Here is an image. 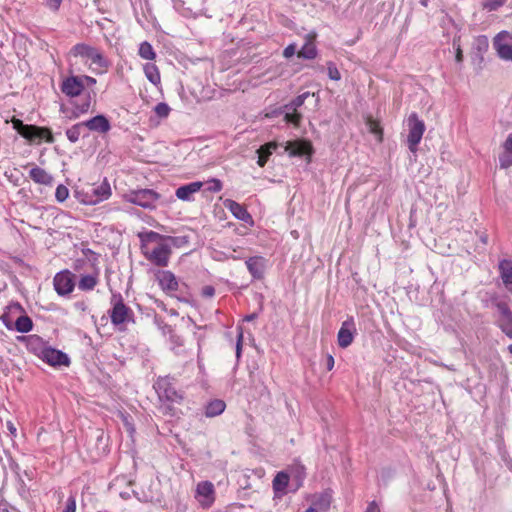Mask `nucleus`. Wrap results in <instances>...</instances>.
Masks as SVG:
<instances>
[{
    "instance_id": "ddd939ff",
    "label": "nucleus",
    "mask_w": 512,
    "mask_h": 512,
    "mask_svg": "<svg viewBox=\"0 0 512 512\" xmlns=\"http://www.w3.org/2000/svg\"><path fill=\"white\" fill-rule=\"evenodd\" d=\"M356 332L355 323L352 318L344 321L341 328L338 331L337 341L341 348H347L350 346L354 339Z\"/></svg>"
},
{
    "instance_id": "49530a36",
    "label": "nucleus",
    "mask_w": 512,
    "mask_h": 512,
    "mask_svg": "<svg viewBox=\"0 0 512 512\" xmlns=\"http://www.w3.org/2000/svg\"><path fill=\"white\" fill-rule=\"evenodd\" d=\"M76 511V500L74 497H69L66 502L65 509L63 512H75Z\"/></svg>"
},
{
    "instance_id": "f3484780",
    "label": "nucleus",
    "mask_w": 512,
    "mask_h": 512,
    "mask_svg": "<svg viewBox=\"0 0 512 512\" xmlns=\"http://www.w3.org/2000/svg\"><path fill=\"white\" fill-rule=\"evenodd\" d=\"M83 123L85 128L98 133H107L111 128L109 120L104 115H97Z\"/></svg>"
},
{
    "instance_id": "4c0bfd02",
    "label": "nucleus",
    "mask_w": 512,
    "mask_h": 512,
    "mask_svg": "<svg viewBox=\"0 0 512 512\" xmlns=\"http://www.w3.org/2000/svg\"><path fill=\"white\" fill-rule=\"evenodd\" d=\"M289 482V477L284 472H279L273 480V488L276 491H281L286 488Z\"/></svg>"
},
{
    "instance_id": "c85d7f7f",
    "label": "nucleus",
    "mask_w": 512,
    "mask_h": 512,
    "mask_svg": "<svg viewBox=\"0 0 512 512\" xmlns=\"http://www.w3.org/2000/svg\"><path fill=\"white\" fill-rule=\"evenodd\" d=\"M97 283L96 275H83L78 283V288L82 291L93 290Z\"/></svg>"
},
{
    "instance_id": "dca6fc26",
    "label": "nucleus",
    "mask_w": 512,
    "mask_h": 512,
    "mask_svg": "<svg viewBox=\"0 0 512 512\" xmlns=\"http://www.w3.org/2000/svg\"><path fill=\"white\" fill-rule=\"evenodd\" d=\"M285 151L290 156H304L312 153V147L310 143L306 141H289L285 145Z\"/></svg>"
},
{
    "instance_id": "72a5a7b5",
    "label": "nucleus",
    "mask_w": 512,
    "mask_h": 512,
    "mask_svg": "<svg viewBox=\"0 0 512 512\" xmlns=\"http://www.w3.org/2000/svg\"><path fill=\"white\" fill-rule=\"evenodd\" d=\"M314 94H312L313 96ZM311 96L310 92H304L298 95L295 99H293L289 104L285 105V109L289 111H296L299 107H301L305 100Z\"/></svg>"
},
{
    "instance_id": "58836bf2",
    "label": "nucleus",
    "mask_w": 512,
    "mask_h": 512,
    "mask_svg": "<svg viewBox=\"0 0 512 512\" xmlns=\"http://www.w3.org/2000/svg\"><path fill=\"white\" fill-rule=\"evenodd\" d=\"M506 1L507 0H485L482 3V7H483V9L491 12V11H495L498 8H500L501 6H503Z\"/></svg>"
},
{
    "instance_id": "423d86ee",
    "label": "nucleus",
    "mask_w": 512,
    "mask_h": 512,
    "mask_svg": "<svg viewBox=\"0 0 512 512\" xmlns=\"http://www.w3.org/2000/svg\"><path fill=\"white\" fill-rule=\"evenodd\" d=\"M125 197L132 204L146 209H153L155 208L156 201L159 199V194L152 189H141L131 191Z\"/></svg>"
},
{
    "instance_id": "4468645a",
    "label": "nucleus",
    "mask_w": 512,
    "mask_h": 512,
    "mask_svg": "<svg viewBox=\"0 0 512 512\" xmlns=\"http://www.w3.org/2000/svg\"><path fill=\"white\" fill-rule=\"evenodd\" d=\"M41 358L52 366H68L70 363L69 358L65 353L50 347L42 350Z\"/></svg>"
},
{
    "instance_id": "5701e85b",
    "label": "nucleus",
    "mask_w": 512,
    "mask_h": 512,
    "mask_svg": "<svg viewBox=\"0 0 512 512\" xmlns=\"http://www.w3.org/2000/svg\"><path fill=\"white\" fill-rule=\"evenodd\" d=\"M499 164L503 169L512 166V134L503 143V152L499 155Z\"/></svg>"
},
{
    "instance_id": "de8ad7c7",
    "label": "nucleus",
    "mask_w": 512,
    "mask_h": 512,
    "mask_svg": "<svg viewBox=\"0 0 512 512\" xmlns=\"http://www.w3.org/2000/svg\"><path fill=\"white\" fill-rule=\"evenodd\" d=\"M210 186L208 187V190L211 192H219L222 189V183L218 179H212L210 182Z\"/></svg>"
},
{
    "instance_id": "9b49d317",
    "label": "nucleus",
    "mask_w": 512,
    "mask_h": 512,
    "mask_svg": "<svg viewBox=\"0 0 512 512\" xmlns=\"http://www.w3.org/2000/svg\"><path fill=\"white\" fill-rule=\"evenodd\" d=\"M493 46L501 59L512 61V34L508 31L499 32L493 39Z\"/></svg>"
},
{
    "instance_id": "e433bc0d",
    "label": "nucleus",
    "mask_w": 512,
    "mask_h": 512,
    "mask_svg": "<svg viewBox=\"0 0 512 512\" xmlns=\"http://www.w3.org/2000/svg\"><path fill=\"white\" fill-rule=\"evenodd\" d=\"M366 126L370 133L376 135L378 137V140L382 141L383 131L382 128L380 127V124L376 120H374L372 117H367Z\"/></svg>"
},
{
    "instance_id": "f704fd0d",
    "label": "nucleus",
    "mask_w": 512,
    "mask_h": 512,
    "mask_svg": "<svg viewBox=\"0 0 512 512\" xmlns=\"http://www.w3.org/2000/svg\"><path fill=\"white\" fill-rule=\"evenodd\" d=\"M85 128L84 123H77L66 131L67 138L75 143L79 140L83 129Z\"/></svg>"
},
{
    "instance_id": "864d4df0",
    "label": "nucleus",
    "mask_w": 512,
    "mask_h": 512,
    "mask_svg": "<svg viewBox=\"0 0 512 512\" xmlns=\"http://www.w3.org/2000/svg\"><path fill=\"white\" fill-rule=\"evenodd\" d=\"M453 45L456 46L455 60H456V62L461 63L463 61V53H462L460 44H457L456 40H454Z\"/></svg>"
},
{
    "instance_id": "a18cd8bd",
    "label": "nucleus",
    "mask_w": 512,
    "mask_h": 512,
    "mask_svg": "<svg viewBox=\"0 0 512 512\" xmlns=\"http://www.w3.org/2000/svg\"><path fill=\"white\" fill-rule=\"evenodd\" d=\"M257 153H258V161H257V164L260 166V167H264L265 164L267 163V160L269 158V156L271 154H268V150H265V151H261V147L257 150Z\"/></svg>"
},
{
    "instance_id": "473e14b6",
    "label": "nucleus",
    "mask_w": 512,
    "mask_h": 512,
    "mask_svg": "<svg viewBox=\"0 0 512 512\" xmlns=\"http://www.w3.org/2000/svg\"><path fill=\"white\" fill-rule=\"evenodd\" d=\"M317 55V50L313 42L308 41L298 52V57L304 59H314Z\"/></svg>"
},
{
    "instance_id": "6ab92c4d",
    "label": "nucleus",
    "mask_w": 512,
    "mask_h": 512,
    "mask_svg": "<svg viewBox=\"0 0 512 512\" xmlns=\"http://www.w3.org/2000/svg\"><path fill=\"white\" fill-rule=\"evenodd\" d=\"M226 208L230 210V212L239 220L244 221L246 223L252 222V217L248 213L247 209L236 201L227 199L224 202Z\"/></svg>"
},
{
    "instance_id": "f257e3e1",
    "label": "nucleus",
    "mask_w": 512,
    "mask_h": 512,
    "mask_svg": "<svg viewBox=\"0 0 512 512\" xmlns=\"http://www.w3.org/2000/svg\"><path fill=\"white\" fill-rule=\"evenodd\" d=\"M156 390L161 401L159 410L164 415L176 416L179 409L175 405L182 402V394L179 393L172 383L166 378L159 379L156 382Z\"/></svg>"
},
{
    "instance_id": "412c9836",
    "label": "nucleus",
    "mask_w": 512,
    "mask_h": 512,
    "mask_svg": "<svg viewBox=\"0 0 512 512\" xmlns=\"http://www.w3.org/2000/svg\"><path fill=\"white\" fill-rule=\"evenodd\" d=\"M159 285L165 291L173 292L178 289V282L170 271H161L157 275Z\"/></svg>"
},
{
    "instance_id": "ea45409f",
    "label": "nucleus",
    "mask_w": 512,
    "mask_h": 512,
    "mask_svg": "<svg viewBox=\"0 0 512 512\" xmlns=\"http://www.w3.org/2000/svg\"><path fill=\"white\" fill-rule=\"evenodd\" d=\"M69 196V190L64 185H58L55 191V198L58 202H64Z\"/></svg>"
},
{
    "instance_id": "a19ab883",
    "label": "nucleus",
    "mask_w": 512,
    "mask_h": 512,
    "mask_svg": "<svg viewBox=\"0 0 512 512\" xmlns=\"http://www.w3.org/2000/svg\"><path fill=\"white\" fill-rule=\"evenodd\" d=\"M285 120L286 122L288 123H292L294 124L295 126H298L300 121H301V114L296 111H289L287 110V113L285 114Z\"/></svg>"
},
{
    "instance_id": "13d9d810",
    "label": "nucleus",
    "mask_w": 512,
    "mask_h": 512,
    "mask_svg": "<svg viewBox=\"0 0 512 512\" xmlns=\"http://www.w3.org/2000/svg\"><path fill=\"white\" fill-rule=\"evenodd\" d=\"M83 82L85 81L87 85H94L96 83V79L90 76L82 77Z\"/></svg>"
},
{
    "instance_id": "2f4dec72",
    "label": "nucleus",
    "mask_w": 512,
    "mask_h": 512,
    "mask_svg": "<svg viewBox=\"0 0 512 512\" xmlns=\"http://www.w3.org/2000/svg\"><path fill=\"white\" fill-rule=\"evenodd\" d=\"M167 243L176 248L187 247L190 243L189 235L167 236Z\"/></svg>"
},
{
    "instance_id": "3c124183",
    "label": "nucleus",
    "mask_w": 512,
    "mask_h": 512,
    "mask_svg": "<svg viewBox=\"0 0 512 512\" xmlns=\"http://www.w3.org/2000/svg\"><path fill=\"white\" fill-rule=\"evenodd\" d=\"M278 147L276 142H269L261 146V151L268 150V154H272Z\"/></svg>"
},
{
    "instance_id": "aec40b11",
    "label": "nucleus",
    "mask_w": 512,
    "mask_h": 512,
    "mask_svg": "<svg viewBox=\"0 0 512 512\" xmlns=\"http://www.w3.org/2000/svg\"><path fill=\"white\" fill-rule=\"evenodd\" d=\"M29 177L37 184L51 186L53 184L54 178L51 174H49L43 168L38 166L33 167L29 171Z\"/></svg>"
},
{
    "instance_id": "c9c22d12",
    "label": "nucleus",
    "mask_w": 512,
    "mask_h": 512,
    "mask_svg": "<svg viewBox=\"0 0 512 512\" xmlns=\"http://www.w3.org/2000/svg\"><path fill=\"white\" fill-rule=\"evenodd\" d=\"M91 107V96L88 94L81 101V103H76L74 106L73 114L75 117H78L80 114L87 113Z\"/></svg>"
},
{
    "instance_id": "8fccbe9b",
    "label": "nucleus",
    "mask_w": 512,
    "mask_h": 512,
    "mask_svg": "<svg viewBox=\"0 0 512 512\" xmlns=\"http://www.w3.org/2000/svg\"><path fill=\"white\" fill-rule=\"evenodd\" d=\"M201 294L203 297L210 298L214 296L215 289L213 286L207 285L202 288Z\"/></svg>"
},
{
    "instance_id": "c03bdc74",
    "label": "nucleus",
    "mask_w": 512,
    "mask_h": 512,
    "mask_svg": "<svg viewBox=\"0 0 512 512\" xmlns=\"http://www.w3.org/2000/svg\"><path fill=\"white\" fill-rule=\"evenodd\" d=\"M96 195L100 196V199H107L110 195V188L108 185H102L94 190Z\"/></svg>"
},
{
    "instance_id": "393cba45",
    "label": "nucleus",
    "mask_w": 512,
    "mask_h": 512,
    "mask_svg": "<svg viewBox=\"0 0 512 512\" xmlns=\"http://www.w3.org/2000/svg\"><path fill=\"white\" fill-rule=\"evenodd\" d=\"M226 404L223 400L215 399L209 402L205 408V415L207 417H215L224 412Z\"/></svg>"
},
{
    "instance_id": "bb28decb",
    "label": "nucleus",
    "mask_w": 512,
    "mask_h": 512,
    "mask_svg": "<svg viewBox=\"0 0 512 512\" xmlns=\"http://www.w3.org/2000/svg\"><path fill=\"white\" fill-rule=\"evenodd\" d=\"M145 76L154 85L160 83L161 77L158 67L153 63H146L143 67Z\"/></svg>"
},
{
    "instance_id": "b1692460",
    "label": "nucleus",
    "mask_w": 512,
    "mask_h": 512,
    "mask_svg": "<svg viewBox=\"0 0 512 512\" xmlns=\"http://www.w3.org/2000/svg\"><path fill=\"white\" fill-rule=\"evenodd\" d=\"M139 238L141 240V249L142 250L150 248L151 243H155L156 245H158V243L167 242V236L161 235L154 231L140 233Z\"/></svg>"
},
{
    "instance_id": "a211bd4d",
    "label": "nucleus",
    "mask_w": 512,
    "mask_h": 512,
    "mask_svg": "<svg viewBox=\"0 0 512 512\" xmlns=\"http://www.w3.org/2000/svg\"><path fill=\"white\" fill-rule=\"evenodd\" d=\"M246 266L254 279H261L265 269V259L260 256L250 257L246 261Z\"/></svg>"
},
{
    "instance_id": "c756f323",
    "label": "nucleus",
    "mask_w": 512,
    "mask_h": 512,
    "mask_svg": "<svg viewBox=\"0 0 512 512\" xmlns=\"http://www.w3.org/2000/svg\"><path fill=\"white\" fill-rule=\"evenodd\" d=\"M332 497L329 493H323L317 497L316 500L313 501V506L318 511H327L331 505Z\"/></svg>"
},
{
    "instance_id": "603ef678",
    "label": "nucleus",
    "mask_w": 512,
    "mask_h": 512,
    "mask_svg": "<svg viewBox=\"0 0 512 512\" xmlns=\"http://www.w3.org/2000/svg\"><path fill=\"white\" fill-rule=\"evenodd\" d=\"M295 52H296V46L294 44H290L284 49L283 56L285 58H290L295 54Z\"/></svg>"
},
{
    "instance_id": "f03ea898",
    "label": "nucleus",
    "mask_w": 512,
    "mask_h": 512,
    "mask_svg": "<svg viewBox=\"0 0 512 512\" xmlns=\"http://www.w3.org/2000/svg\"><path fill=\"white\" fill-rule=\"evenodd\" d=\"M13 128L24 138L34 141L36 139H45L48 143H53L54 138L48 128L34 125H26L20 119L13 118Z\"/></svg>"
},
{
    "instance_id": "bf43d9fd",
    "label": "nucleus",
    "mask_w": 512,
    "mask_h": 512,
    "mask_svg": "<svg viewBox=\"0 0 512 512\" xmlns=\"http://www.w3.org/2000/svg\"><path fill=\"white\" fill-rule=\"evenodd\" d=\"M2 319H3V322L4 324L6 325L7 328H11L10 326V320H9V317L7 315H3L2 316Z\"/></svg>"
},
{
    "instance_id": "6e6d98bb",
    "label": "nucleus",
    "mask_w": 512,
    "mask_h": 512,
    "mask_svg": "<svg viewBox=\"0 0 512 512\" xmlns=\"http://www.w3.org/2000/svg\"><path fill=\"white\" fill-rule=\"evenodd\" d=\"M326 367H327V369L329 371L333 369V367H334V358H333L332 355H327Z\"/></svg>"
},
{
    "instance_id": "a878e982",
    "label": "nucleus",
    "mask_w": 512,
    "mask_h": 512,
    "mask_svg": "<svg viewBox=\"0 0 512 512\" xmlns=\"http://www.w3.org/2000/svg\"><path fill=\"white\" fill-rule=\"evenodd\" d=\"M501 279L505 285L512 284V261L504 259L499 263Z\"/></svg>"
},
{
    "instance_id": "e2e57ef3",
    "label": "nucleus",
    "mask_w": 512,
    "mask_h": 512,
    "mask_svg": "<svg viewBox=\"0 0 512 512\" xmlns=\"http://www.w3.org/2000/svg\"><path fill=\"white\" fill-rule=\"evenodd\" d=\"M305 512H319L315 507H309L305 510Z\"/></svg>"
},
{
    "instance_id": "052dcab7",
    "label": "nucleus",
    "mask_w": 512,
    "mask_h": 512,
    "mask_svg": "<svg viewBox=\"0 0 512 512\" xmlns=\"http://www.w3.org/2000/svg\"><path fill=\"white\" fill-rule=\"evenodd\" d=\"M7 427L12 434L16 432V428L14 427L12 422H8Z\"/></svg>"
},
{
    "instance_id": "79ce46f5",
    "label": "nucleus",
    "mask_w": 512,
    "mask_h": 512,
    "mask_svg": "<svg viewBox=\"0 0 512 512\" xmlns=\"http://www.w3.org/2000/svg\"><path fill=\"white\" fill-rule=\"evenodd\" d=\"M327 69H328V76L331 80L338 81L341 79V74L334 63L328 62Z\"/></svg>"
},
{
    "instance_id": "1a4fd4ad",
    "label": "nucleus",
    "mask_w": 512,
    "mask_h": 512,
    "mask_svg": "<svg viewBox=\"0 0 512 512\" xmlns=\"http://www.w3.org/2000/svg\"><path fill=\"white\" fill-rule=\"evenodd\" d=\"M195 499L203 509L210 508L216 499L215 488L210 481H201L195 490Z\"/></svg>"
},
{
    "instance_id": "6e6552de",
    "label": "nucleus",
    "mask_w": 512,
    "mask_h": 512,
    "mask_svg": "<svg viewBox=\"0 0 512 512\" xmlns=\"http://www.w3.org/2000/svg\"><path fill=\"white\" fill-rule=\"evenodd\" d=\"M493 304L498 312L497 326L507 337L512 339V311L509 305L504 301H494Z\"/></svg>"
},
{
    "instance_id": "09e8293b",
    "label": "nucleus",
    "mask_w": 512,
    "mask_h": 512,
    "mask_svg": "<svg viewBox=\"0 0 512 512\" xmlns=\"http://www.w3.org/2000/svg\"><path fill=\"white\" fill-rule=\"evenodd\" d=\"M62 3V0H45V4L53 11H57Z\"/></svg>"
},
{
    "instance_id": "7c9ffc66",
    "label": "nucleus",
    "mask_w": 512,
    "mask_h": 512,
    "mask_svg": "<svg viewBox=\"0 0 512 512\" xmlns=\"http://www.w3.org/2000/svg\"><path fill=\"white\" fill-rule=\"evenodd\" d=\"M32 320L26 316H19L15 322V328L18 332L27 333L32 329Z\"/></svg>"
},
{
    "instance_id": "cd10ccee",
    "label": "nucleus",
    "mask_w": 512,
    "mask_h": 512,
    "mask_svg": "<svg viewBox=\"0 0 512 512\" xmlns=\"http://www.w3.org/2000/svg\"><path fill=\"white\" fill-rule=\"evenodd\" d=\"M138 54L142 59L145 60H155L156 53L152 47V45L148 41H144L140 43Z\"/></svg>"
},
{
    "instance_id": "5fc2aeb1",
    "label": "nucleus",
    "mask_w": 512,
    "mask_h": 512,
    "mask_svg": "<svg viewBox=\"0 0 512 512\" xmlns=\"http://www.w3.org/2000/svg\"><path fill=\"white\" fill-rule=\"evenodd\" d=\"M365 512H381L380 507L376 501H371L368 503V506Z\"/></svg>"
},
{
    "instance_id": "20e7f679",
    "label": "nucleus",
    "mask_w": 512,
    "mask_h": 512,
    "mask_svg": "<svg viewBox=\"0 0 512 512\" xmlns=\"http://www.w3.org/2000/svg\"><path fill=\"white\" fill-rule=\"evenodd\" d=\"M407 125L409 129L407 137L408 148L412 153H416L418 144L425 132V124L418 118L416 113H412L408 117Z\"/></svg>"
},
{
    "instance_id": "69168bd1",
    "label": "nucleus",
    "mask_w": 512,
    "mask_h": 512,
    "mask_svg": "<svg viewBox=\"0 0 512 512\" xmlns=\"http://www.w3.org/2000/svg\"><path fill=\"white\" fill-rule=\"evenodd\" d=\"M508 350L512 354V344L508 346Z\"/></svg>"
},
{
    "instance_id": "f8f14e48",
    "label": "nucleus",
    "mask_w": 512,
    "mask_h": 512,
    "mask_svg": "<svg viewBox=\"0 0 512 512\" xmlns=\"http://www.w3.org/2000/svg\"><path fill=\"white\" fill-rule=\"evenodd\" d=\"M54 288L59 295L70 294L75 286V275L68 270L57 273L54 277Z\"/></svg>"
},
{
    "instance_id": "2eb2a0df",
    "label": "nucleus",
    "mask_w": 512,
    "mask_h": 512,
    "mask_svg": "<svg viewBox=\"0 0 512 512\" xmlns=\"http://www.w3.org/2000/svg\"><path fill=\"white\" fill-rule=\"evenodd\" d=\"M84 87L82 77L71 76L62 82L61 91L69 97H76L82 93Z\"/></svg>"
},
{
    "instance_id": "0e129e2a",
    "label": "nucleus",
    "mask_w": 512,
    "mask_h": 512,
    "mask_svg": "<svg viewBox=\"0 0 512 512\" xmlns=\"http://www.w3.org/2000/svg\"><path fill=\"white\" fill-rule=\"evenodd\" d=\"M11 308H14V309L20 310V309H21V306H20L19 304H15V305H13Z\"/></svg>"
},
{
    "instance_id": "39448f33",
    "label": "nucleus",
    "mask_w": 512,
    "mask_h": 512,
    "mask_svg": "<svg viewBox=\"0 0 512 512\" xmlns=\"http://www.w3.org/2000/svg\"><path fill=\"white\" fill-rule=\"evenodd\" d=\"M147 260L159 267H166L171 256V247L167 242L158 243L154 247L142 250Z\"/></svg>"
},
{
    "instance_id": "680f3d73",
    "label": "nucleus",
    "mask_w": 512,
    "mask_h": 512,
    "mask_svg": "<svg viewBox=\"0 0 512 512\" xmlns=\"http://www.w3.org/2000/svg\"><path fill=\"white\" fill-rule=\"evenodd\" d=\"M256 317H257V315L253 313V314L247 315V316L245 317V320H246V321H252V320H254Z\"/></svg>"
},
{
    "instance_id": "0eeeda50",
    "label": "nucleus",
    "mask_w": 512,
    "mask_h": 512,
    "mask_svg": "<svg viewBox=\"0 0 512 512\" xmlns=\"http://www.w3.org/2000/svg\"><path fill=\"white\" fill-rule=\"evenodd\" d=\"M72 53L75 56L90 59L92 64H95L99 69L105 71L108 67L107 60L103 55L94 47L86 44H77L73 47Z\"/></svg>"
},
{
    "instance_id": "37998d69",
    "label": "nucleus",
    "mask_w": 512,
    "mask_h": 512,
    "mask_svg": "<svg viewBox=\"0 0 512 512\" xmlns=\"http://www.w3.org/2000/svg\"><path fill=\"white\" fill-rule=\"evenodd\" d=\"M154 111L159 117L165 118L169 115L170 107L166 103L161 102L155 106Z\"/></svg>"
},
{
    "instance_id": "7ed1b4c3",
    "label": "nucleus",
    "mask_w": 512,
    "mask_h": 512,
    "mask_svg": "<svg viewBox=\"0 0 512 512\" xmlns=\"http://www.w3.org/2000/svg\"><path fill=\"white\" fill-rule=\"evenodd\" d=\"M112 309L110 310V319L113 325L123 330V325L132 321L133 312L123 302L121 295H113Z\"/></svg>"
},
{
    "instance_id": "4be33fe9",
    "label": "nucleus",
    "mask_w": 512,
    "mask_h": 512,
    "mask_svg": "<svg viewBox=\"0 0 512 512\" xmlns=\"http://www.w3.org/2000/svg\"><path fill=\"white\" fill-rule=\"evenodd\" d=\"M203 186L202 182H192L187 185L180 186L176 190V196L183 201H190L193 194L198 192Z\"/></svg>"
},
{
    "instance_id": "4d7b16f0",
    "label": "nucleus",
    "mask_w": 512,
    "mask_h": 512,
    "mask_svg": "<svg viewBox=\"0 0 512 512\" xmlns=\"http://www.w3.org/2000/svg\"><path fill=\"white\" fill-rule=\"evenodd\" d=\"M242 332L239 333V336H238V341H237V345H236V355L237 357L240 356V353H241V342H242Z\"/></svg>"
},
{
    "instance_id": "9d476101",
    "label": "nucleus",
    "mask_w": 512,
    "mask_h": 512,
    "mask_svg": "<svg viewBox=\"0 0 512 512\" xmlns=\"http://www.w3.org/2000/svg\"><path fill=\"white\" fill-rule=\"evenodd\" d=\"M210 0H174L175 8L185 16H199L206 13Z\"/></svg>"
}]
</instances>
